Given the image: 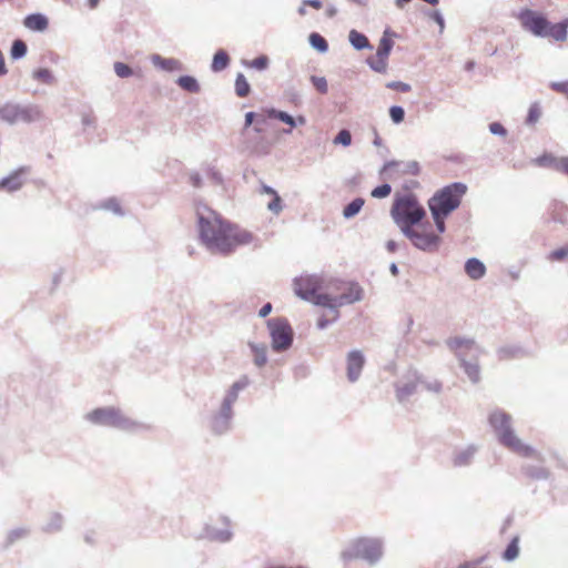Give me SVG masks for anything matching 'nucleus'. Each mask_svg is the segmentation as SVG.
I'll list each match as a JSON object with an SVG mask.
<instances>
[{"mask_svg": "<svg viewBox=\"0 0 568 568\" xmlns=\"http://www.w3.org/2000/svg\"><path fill=\"white\" fill-rule=\"evenodd\" d=\"M517 19L524 30L537 38H550L556 42H565L568 38V17L552 23L542 12L524 8Z\"/></svg>", "mask_w": 568, "mask_h": 568, "instance_id": "obj_3", "label": "nucleus"}, {"mask_svg": "<svg viewBox=\"0 0 568 568\" xmlns=\"http://www.w3.org/2000/svg\"><path fill=\"white\" fill-rule=\"evenodd\" d=\"M424 387L428 390V392H433V393H440L442 392V383L437 379H434L432 382H427V381H424L423 379V383Z\"/></svg>", "mask_w": 568, "mask_h": 568, "instance_id": "obj_61", "label": "nucleus"}, {"mask_svg": "<svg viewBox=\"0 0 568 568\" xmlns=\"http://www.w3.org/2000/svg\"><path fill=\"white\" fill-rule=\"evenodd\" d=\"M348 41H349L351 45L357 51H362L365 49H368V50L373 49V45L371 44L368 38L364 33H362L355 29H352L349 31Z\"/></svg>", "mask_w": 568, "mask_h": 568, "instance_id": "obj_25", "label": "nucleus"}, {"mask_svg": "<svg viewBox=\"0 0 568 568\" xmlns=\"http://www.w3.org/2000/svg\"><path fill=\"white\" fill-rule=\"evenodd\" d=\"M201 537L210 541L227 542L232 539L233 532L229 528L219 529L211 525H206Z\"/></svg>", "mask_w": 568, "mask_h": 568, "instance_id": "obj_18", "label": "nucleus"}, {"mask_svg": "<svg viewBox=\"0 0 568 568\" xmlns=\"http://www.w3.org/2000/svg\"><path fill=\"white\" fill-rule=\"evenodd\" d=\"M63 527V516L60 513H52L48 523L42 527V531L52 534L58 532Z\"/></svg>", "mask_w": 568, "mask_h": 568, "instance_id": "obj_36", "label": "nucleus"}, {"mask_svg": "<svg viewBox=\"0 0 568 568\" xmlns=\"http://www.w3.org/2000/svg\"><path fill=\"white\" fill-rule=\"evenodd\" d=\"M310 45L320 53H326L328 51L327 40L318 32H312L308 36Z\"/></svg>", "mask_w": 568, "mask_h": 568, "instance_id": "obj_37", "label": "nucleus"}, {"mask_svg": "<svg viewBox=\"0 0 568 568\" xmlns=\"http://www.w3.org/2000/svg\"><path fill=\"white\" fill-rule=\"evenodd\" d=\"M232 418L233 410H225L220 407L219 412L211 417L210 427L212 433L215 435L226 434L232 427Z\"/></svg>", "mask_w": 568, "mask_h": 568, "instance_id": "obj_13", "label": "nucleus"}, {"mask_svg": "<svg viewBox=\"0 0 568 568\" xmlns=\"http://www.w3.org/2000/svg\"><path fill=\"white\" fill-rule=\"evenodd\" d=\"M456 357L459 361L465 374L473 384H477L480 381V367L477 361L468 362L464 354L456 353Z\"/></svg>", "mask_w": 568, "mask_h": 568, "instance_id": "obj_19", "label": "nucleus"}, {"mask_svg": "<svg viewBox=\"0 0 568 568\" xmlns=\"http://www.w3.org/2000/svg\"><path fill=\"white\" fill-rule=\"evenodd\" d=\"M389 116L395 124H399L405 119V110L400 105H392L389 108Z\"/></svg>", "mask_w": 568, "mask_h": 568, "instance_id": "obj_53", "label": "nucleus"}, {"mask_svg": "<svg viewBox=\"0 0 568 568\" xmlns=\"http://www.w3.org/2000/svg\"><path fill=\"white\" fill-rule=\"evenodd\" d=\"M393 168H397L402 174L418 175L420 173V165L417 161H408L405 163L396 160H390L384 163V165L379 170V175L384 176V174Z\"/></svg>", "mask_w": 568, "mask_h": 568, "instance_id": "obj_16", "label": "nucleus"}, {"mask_svg": "<svg viewBox=\"0 0 568 568\" xmlns=\"http://www.w3.org/2000/svg\"><path fill=\"white\" fill-rule=\"evenodd\" d=\"M541 116V109L537 102L530 104L525 120L526 125H535Z\"/></svg>", "mask_w": 568, "mask_h": 568, "instance_id": "obj_45", "label": "nucleus"}, {"mask_svg": "<svg viewBox=\"0 0 568 568\" xmlns=\"http://www.w3.org/2000/svg\"><path fill=\"white\" fill-rule=\"evenodd\" d=\"M196 217L199 237L212 252L229 254L237 245L252 242L251 232L230 224L207 206L197 207Z\"/></svg>", "mask_w": 568, "mask_h": 568, "instance_id": "obj_1", "label": "nucleus"}, {"mask_svg": "<svg viewBox=\"0 0 568 568\" xmlns=\"http://www.w3.org/2000/svg\"><path fill=\"white\" fill-rule=\"evenodd\" d=\"M365 365V356L359 349H352L346 356V376L351 383H355L361 377Z\"/></svg>", "mask_w": 568, "mask_h": 568, "instance_id": "obj_12", "label": "nucleus"}, {"mask_svg": "<svg viewBox=\"0 0 568 568\" xmlns=\"http://www.w3.org/2000/svg\"><path fill=\"white\" fill-rule=\"evenodd\" d=\"M250 385V378L243 375L240 379L234 382L227 393L225 394L221 407L225 410H233V404L237 400L239 393Z\"/></svg>", "mask_w": 568, "mask_h": 568, "instance_id": "obj_15", "label": "nucleus"}, {"mask_svg": "<svg viewBox=\"0 0 568 568\" xmlns=\"http://www.w3.org/2000/svg\"><path fill=\"white\" fill-rule=\"evenodd\" d=\"M266 113L270 119H276L290 126V129H284L283 133L290 134L292 132V129L295 128L294 116L291 115L290 113L282 110H277L275 108L268 109Z\"/></svg>", "mask_w": 568, "mask_h": 568, "instance_id": "obj_27", "label": "nucleus"}, {"mask_svg": "<svg viewBox=\"0 0 568 568\" xmlns=\"http://www.w3.org/2000/svg\"><path fill=\"white\" fill-rule=\"evenodd\" d=\"M176 84L190 93H197L201 89L199 81L194 77L187 74L179 77Z\"/></svg>", "mask_w": 568, "mask_h": 568, "instance_id": "obj_34", "label": "nucleus"}, {"mask_svg": "<svg viewBox=\"0 0 568 568\" xmlns=\"http://www.w3.org/2000/svg\"><path fill=\"white\" fill-rule=\"evenodd\" d=\"M429 211L434 219L437 231L439 233H444L446 230L445 219L448 217L449 215H444V213L436 211V210H429Z\"/></svg>", "mask_w": 568, "mask_h": 568, "instance_id": "obj_56", "label": "nucleus"}, {"mask_svg": "<svg viewBox=\"0 0 568 568\" xmlns=\"http://www.w3.org/2000/svg\"><path fill=\"white\" fill-rule=\"evenodd\" d=\"M42 118L41 110L36 104H21L14 102H6L0 105V121L14 125L17 123H33Z\"/></svg>", "mask_w": 568, "mask_h": 568, "instance_id": "obj_8", "label": "nucleus"}, {"mask_svg": "<svg viewBox=\"0 0 568 568\" xmlns=\"http://www.w3.org/2000/svg\"><path fill=\"white\" fill-rule=\"evenodd\" d=\"M392 192V186L388 183H383L376 187H374L371 192V195L375 199H385Z\"/></svg>", "mask_w": 568, "mask_h": 568, "instance_id": "obj_54", "label": "nucleus"}, {"mask_svg": "<svg viewBox=\"0 0 568 568\" xmlns=\"http://www.w3.org/2000/svg\"><path fill=\"white\" fill-rule=\"evenodd\" d=\"M496 353L499 361L523 358L528 355V352L517 344L500 346Z\"/></svg>", "mask_w": 568, "mask_h": 568, "instance_id": "obj_20", "label": "nucleus"}, {"mask_svg": "<svg viewBox=\"0 0 568 568\" xmlns=\"http://www.w3.org/2000/svg\"><path fill=\"white\" fill-rule=\"evenodd\" d=\"M267 209L275 215H278L282 212L283 201L278 193L272 196V200L267 203Z\"/></svg>", "mask_w": 568, "mask_h": 568, "instance_id": "obj_57", "label": "nucleus"}, {"mask_svg": "<svg viewBox=\"0 0 568 568\" xmlns=\"http://www.w3.org/2000/svg\"><path fill=\"white\" fill-rule=\"evenodd\" d=\"M310 81L321 94L327 93L328 84L325 77L311 75Z\"/></svg>", "mask_w": 568, "mask_h": 568, "instance_id": "obj_51", "label": "nucleus"}, {"mask_svg": "<svg viewBox=\"0 0 568 568\" xmlns=\"http://www.w3.org/2000/svg\"><path fill=\"white\" fill-rule=\"evenodd\" d=\"M467 192V185L462 182L450 183L438 190L428 201L429 210H436L444 215H450L462 203Z\"/></svg>", "mask_w": 568, "mask_h": 568, "instance_id": "obj_7", "label": "nucleus"}, {"mask_svg": "<svg viewBox=\"0 0 568 568\" xmlns=\"http://www.w3.org/2000/svg\"><path fill=\"white\" fill-rule=\"evenodd\" d=\"M489 131L494 135L506 136L507 129L500 122H493L489 124Z\"/></svg>", "mask_w": 568, "mask_h": 568, "instance_id": "obj_60", "label": "nucleus"}, {"mask_svg": "<svg viewBox=\"0 0 568 568\" xmlns=\"http://www.w3.org/2000/svg\"><path fill=\"white\" fill-rule=\"evenodd\" d=\"M230 62L229 53L223 49H219L213 55L211 70L215 73L221 72L230 65Z\"/></svg>", "mask_w": 568, "mask_h": 568, "instance_id": "obj_29", "label": "nucleus"}, {"mask_svg": "<svg viewBox=\"0 0 568 568\" xmlns=\"http://www.w3.org/2000/svg\"><path fill=\"white\" fill-rule=\"evenodd\" d=\"M397 37H398V34L395 31H393L390 28L387 27L383 31V36L379 39L378 48L376 51V57L382 58V59H388V57L392 52V49L394 47L393 39L397 38Z\"/></svg>", "mask_w": 568, "mask_h": 568, "instance_id": "obj_17", "label": "nucleus"}, {"mask_svg": "<svg viewBox=\"0 0 568 568\" xmlns=\"http://www.w3.org/2000/svg\"><path fill=\"white\" fill-rule=\"evenodd\" d=\"M388 89H393L399 92H408L410 91V85L408 83L402 81H392L386 85Z\"/></svg>", "mask_w": 568, "mask_h": 568, "instance_id": "obj_62", "label": "nucleus"}, {"mask_svg": "<svg viewBox=\"0 0 568 568\" xmlns=\"http://www.w3.org/2000/svg\"><path fill=\"white\" fill-rule=\"evenodd\" d=\"M323 277L316 274L295 277L293 281L295 294L306 302L323 288Z\"/></svg>", "mask_w": 568, "mask_h": 568, "instance_id": "obj_11", "label": "nucleus"}, {"mask_svg": "<svg viewBox=\"0 0 568 568\" xmlns=\"http://www.w3.org/2000/svg\"><path fill=\"white\" fill-rule=\"evenodd\" d=\"M243 64L247 68L257 71H265L270 65V58L266 54H261L253 60H243Z\"/></svg>", "mask_w": 568, "mask_h": 568, "instance_id": "obj_42", "label": "nucleus"}, {"mask_svg": "<svg viewBox=\"0 0 568 568\" xmlns=\"http://www.w3.org/2000/svg\"><path fill=\"white\" fill-rule=\"evenodd\" d=\"M113 69L115 74L121 79H126L133 74L132 68L124 62H114Z\"/></svg>", "mask_w": 568, "mask_h": 568, "instance_id": "obj_49", "label": "nucleus"}, {"mask_svg": "<svg viewBox=\"0 0 568 568\" xmlns=\"http://www.w3.org/2000/svg\"><path fill=\"white\" fill-rule=\"evenodd\" d=\"M85 419L97 426L115 428L128 433L151 429L150 425L128 417L120 408L114 406L95 408L85 415Z\"/></svg>", "mask_w": 568, "mask_h": 568, "instance_id": "obj_4", "label": "nucleus"}, {"mask_svg": "<svg viewBox=\"0 0 568 568\" xmlns=\"http://www.w3.org/2000/svg\"><path fill=\"white\" fill-rule=\"evenodd\" d=\"M334 144H341L343 146H349L352 144V134L347 129H342L338 131L336 136L333 140Z\"/></svg>", "mask_w": 568, "mask_h": 568, "instance_id": "obj_50", "label": "nucleus"}, {"mask_svg": "<svg viewBox=\"0 0 568 568\" xmlns=\"http://www.w3.org/2000/svg\"><path fill=\"white\" fill-rule=\"evenodd\" d=\"M28 52L27 43L21 39H16L10 49V57L12 60H19L26 57Z\"/></svg>", "mask_w": 568, "mask_h": 568, "instance_id": "obj_43", "label": "nucleus"}, {"mask_svg": "<svg viewBox=\"0 0 568 568\" xmlns=\"http://www.w3.org/2000/svg\"><path fill=\"white\" fill-rule=\"evenodd\" d=\"M489 424L497 434L501 445L523 457L535 456V449L524 444L511 427V416L504 410H495L489 415Z\"/></svg>", "mask_w": 568, "mask_h": 568, "instance_id": "obj_5", "label": "nucleus"}, {"mask_svg": "<svg viewBox=\"0 0 568 568\" xmlns=\"http://www.w3.org/2000/svg\"><path fill=\"white\" fill-rule=\"evenodd\" d=\"M394 222L400 227L403 234L410 240L413 245L424 252L437 250L442 239L433 233H422L412 229L418 225L426 216L425 209L419 204L413 193L396 195L390 209Z\"/></svg>", "mask_w": 568, "mask_h": 568, "instance_id": "obj_2", "label": "nucleus"}, {"mask_svg": "<svg viewBox=\"0 0 568 568\" xmlns=\"http://www.w3.org/2000/svg\"><path fill=\"white\" fill-rule=\"evenodd\" d=\"M556 171L568 175V156L559 158Z\"/></svg>", "mask_w": 568, "mask_h": 568, "instance_id": "obj_64", "label": "nucleus"}, {"mask_svg": "<svg viewBox=\"0 0 568 568\" xmlns=\"http://www.w3.org/2000/svg\"><path fill=\"white\" fill-rule=\"evenodd\" d=\"M32 78L44 84H53L55 82V78L51 70L47 68H40L33 71Z\"/></svg>", "mask_w": 568, "mask_h": 568, "instance_id": "obj_44", "label": "nucleus"}, {"mask_svg": "<svg viewBox=\"0 0 568 568\" xmlns=\"http://www.w3.org/2000/svg\"><path fill=\"white\" fill-rule=\"evenodd\" d=\"M550 214L554 222L562 225L568 224V207L562 203H554Z\"/></svg>", "mask_w": 568, "mask_h": 568, "instance_id": "obj_35", "label": "nucleus"}, {"mask_svg": "<svg viewBox=\"0 0 568 568\" xmlns=\"http://www.w3.org/2000/svg\"><path fill=\"white\" fill-rule=\"evenodd\" d=\"M447 346L456 353H459L458 349L460 347H467L469 349L475 348L478 353H483V349L476 345L474 339L466 338V337H452L446 341Z\"/></svg>", "mask_w": 568, "mask_h": 568, "instance_id": "obj_26", "label": "nucleus"}, {"mask_svg": "<svg viewBox=\"0 0 568 568\" xmlns=\"http://www.w3.org/2000/svg\"><path fill=\"white\" fill-rule=\"evenodd\" d=\"M344 294L349 298H353L354 296H358L357 302H359L363 300L364 290L357 282H349L348 288Z\"/></svg>", "mask_w": 568, "mask_h": 568, "instance_id": "obj_52", "label": "nucleus"}, {"mask_svg": "<svg viewBox=\"0 0 568 568\" xmlns=\"http://www.w3.org/2000/svg\"><path fill=\"white\" fill-rule=\"evenodd\" d=\"M30 530L26 527H19L10 530L7 535V539L4 542V547L8 548L12 546L18 540H21L29 536Z\"/></svg>", "mask_w": 568, "mask_h": 568, "instance_id": "obj_40", "label": "nucleus"}, {"mask_svg": "<svg viewBox=\"0 0 568 568\" xmlns=\"http://www.w3.org/2000/svg\"><path fill=\"white\" fill-rule=\"evenodd\" d=\"M235 93L240 98H245L251 92V85L243 73H237L235 78Z\"/></svg>", "mask_w": 568, "mask_h": 568, "instance_id": "obj_41", "label": "nucleus"}, {"mask_svg": "<svg viewBox=\"0 0 568 568\" xmlns=\"http://www.w3.org/2000/svg\"><path fill=\"white\" fill-rule=\"evenodd\" d=\"M271 347L275 353L288 351L294 342V331L286 317H272L266 321Z\"/></svg>", "mask_w": 568, "mask_h": 568, "instance_id": "obj_9", "label": "nucleus"}, {"mask_svg": "<svg viewBox=\"0 0 568 568\" xmlns=\"http://www.w3.org/2000/svg\"><path fill=\"white\" fill-rule=\"evenodd\" d=\"M29 172L28 166H21L14 171H12L8 176L0 179V190H4L8 192L19 191L24 181L22 175Z\"/></svg>", "mask_w": 568, "mask_h": 568, "instance_id": "obj_14", "label": "nucleus"}, {"mask_svg": "<svg viewBox=\"0 0 568 568\" xmlns=\"http://www.w3.org/2000/svg\"><path fill=\"white\" fill-rule=\"evenodd\" d=\"M465 272L471 280H480L486 274V266L477 257H470L465 263Z\"/></svg>", "mask_w": 568, "mask_h": 568, "instance_id": "obj_22", "label": "nucleus"}, {"mask_svg": "<svg viewBox=\"0 0 568 568\" xmlns=\"http://www.w3.org/2000/svg\"><path fill=\"white\" fill-rule=\"evenodd\" d=\"M559 158L552 153L544 152L541 155L534 160V163L540 168H548L556 171Z\"/></svg>", "mask_w": 568, "mask_h": 568, "instance_id": "obj_38", "label": "nucleus"}, {"mask_svg": "<svg viewBox=\"0 0 568 568\" xmlns=\"http://www.w3.org/2000/svg\"><path fill=\"white\" fill-rule=\"evenodd\" d=\"M23 24L29 30L42 32L48 28L49 20L42 13H30L24 18Z\"/></svg>", "mask_w": 568, "mask_h": 568, "instance_id": "obj_21", "label": "nucleus"}, {"mask_svg": "<svg viewBox=\"0 0 568 568\" xmlns=\"http://www.w3.org/2000/svg\"><path fill=\"white\" fill-rule=\"evenodd\" d=\"M550 88L568 98V80L551 82Z\"/></svg>", "mask_w": 568, "mask_h": 568, "instance_id": "obj_59", "label": "nucleus"}, {"mask_svg": "<svg viewBox=\"0 0 568 568\" xmlns=\"http://www.w3.org/2000/svg\"><path fill=\"white\" fill-rule=\"evenodd\" d=\"M151 62L159 69L168 72L182 69V63L174 58H163L160 54H152Z\"/></svg>", "mask_w": 568, "mask_h": 568, "instance_id": "obj_24", "label": "nucleus"}, {"mask_svg": "<svg viewBox=\"0 0 568 568\" xmlns=\"http://www.w3.org/2000/svg\"><path fill=\"white\" fill-rule=\"evenodd\" d=\"M207 178L214 182L215 184H222L223 183V176L222 174L215 170L214 168H209L207 170Z\"/></svg>", "mask_w": 568, "mask_h": 568, "instance_id": "obj_63", "label": "nucleus"}, {"mask_svg": "<svg viewBox=\"0 0 568 568\" xmlns=\"http://www.w3.org/2000/svg\"><path fill=\"white\" fill-rule=\"evenodd\" d=\"M476 452L477 447L475 445H469L465 449L456 452L453 457L454 467H465L470 465Z\"/></svg>", "mask_w": 568, "mask_h": 568, "instance_id": "obj_23", "label": "nucleus"}, {"mask_svg": "<svg viewBox=\"0 0 568 568\" xmlns=\"http://www.w3.org/2000/svg\"><path fill=\"white\" fill-rule=\"evenodd\" d=\"M568 256V246H562L550 252L548 258L551 261H562Z\"/></svg>", "mask_w": 568, "mask_h": 568, "instance_id": "obj_58", "label": "nucleus"}, {"mask_svg": "<svg viewBox=\"0 0 568 568\" xmlns=\"http://www.w3.org/2000/svg\"><path fill=\"white\" fill-rule=\"evenodd\" d=\"M366 62L368 67L375 72L385 73L387 70V59L371 57L366 60Z\"/></svg>", "mask_w": 568, "mask_h": 568, "instance_id": "obj_48", "label": "nucleus"}, {"mask_svg": "<svg viewBox=\"0 0 568 568\" xmlns=\"http://www.w3.org/2000/svg\"><path fill=\"white\" fill-rule=\"evenodd\" d=\"M316 306H323L328 308L331 312L332 307V295L326 293H320V291L308 301Z\"/></svg>", "mask_w": 568, "mask_h": 568, "instance_id": "obj_47", "label": "nucleus"}, {"mask_svg": "<svg viewBox=\"0 0 568 568\" xmlns=\"http://www.w3.org/2000/svg\"><path fill=\"white\" fill-rule=\"evenodd\" d=\"M100 207L113 212L115 215L123 216L124 212L115 197H110L100 204Z\"/></svg>", "mask_w": 568, "mask_h": 568, "instance_id": "obj_46", "label": "nucleus"}, {"mask_svg": "<svg viewBox=\"0 0 568 568\" xmlns=\"http://www.w3.org/2000/svg\"><path fill=\"white\" fill-rule=\"evenodd\" d=\"M365 204V200L363 197H355L349 203H347L344 207H343V217L345 220H351L353 219L354 216H356L361 210L363 209Z\"/></svg>", "mask_w": 568, "mask_h": 568, "instance_id": "obj_32", "label": "nucleus"}, {"mask_svg": "<svg viewBox=\"0 0 568 568\" xmlns=\"http://www.w3.org/2000/svg\"><path fill=\"white\" fill-rule=\"evenodd\" d=\"M357 298H358V296H354L353 298H349L344 293L338 296H332L331 314L333 315V321L338 320V317H339L338 308L341 306L356 303Z\"/></svg>", "mask_w": 568, "mask_h": 568, "instance_id": "obj_31", "label": "nucleus"}, {"mask_svg": "<svg viewBox=\"0 0 568 568\" xmlns=\"http://www.w3.org/2000/svg\"><path fill=\"white\" fill-rule=\"evenodd\" d=\"M423 383V375L415 368H409L402 377L395 382L396 399L404 404L416 393L417 386Z\"/></svg>", "mask_w": 568, "mask_h": 568, "instance_id": "obj_10", "label": "nucleus"}, {"mask_svg": "<svg viewBox=\"0 0 568 568\" xmlns=\"http://www.w3.org/2000/svg\"><path fill=\"white\" fill-rule=\"evenodd\" d=\"M519 556V537L511 538L506 549L503 552V559L506 561H514Z\"/></svg>", "mask_w": 568, "mask_h": 568, "instance_id": "obj_39", "label": "nucleus"}, {"mask_svg": "<svg viewBox=\"0 0 568 568\" xmlns=\"http://www.w3.org/2000/svg\"><path fill=\"white\" fill-rule=\"evenodd\" d=\"M429 19H432L439 27V33L444 32L445 19L439 10H427L424 12Z\"/></svg>", "mask_w": 568, "mask_h": 568, "instance_id": "obj_55", "label": "nucleus"}, {"mask_svg": "<svg viewBox=\"0 0 568 568\" xmlns=\"http://www.w3.org/2000/svg\"><path fill=\"white\" fill-rule=\"evenodd\" d=\"M257 118V114L253 111L245 113V120H244V128L241 131V135L245 139V149L248 150L251 153H258L257 145H253L251 141L246 138L248 134V128L254 123L255 119Z\"/></svg>", "mask_w": 568, "mask_h": 568, "instance_id": "obj_30", "label": "nucleus"}, {"mask_svg": "<svg viewBox=\"0 0 568 568\" xmlns=\"http://www.w3.org/2000/svg\"><path fill=\"white\" fill-rule=\"evenodd\" d=\"M248 347L254 355V364L257 367H263L267 363V347L263 343L248 342Z\"/></svg>", "mask_w": 568, "mask_h": 568, "instance_id": "obj_28", "label": "nucleus"}, {"mask_svg": "<svg viewBox=\"0 0 568 568\" xmlns=\"http://www.w3.org/2000/svg\"><path fill=\"white\" fill-rule=\"evenodd\" d=\"M384 555V541L381 538L362 537L353 540L342 552L345 561L362 559L368 565H376Z\"/></svg>", "mask_w": 568, "mask_h": 568, "instance_id": "obj_6", "label": "nucleus"}, {"mask_svg": "<svg viewBox=\"0 0 568 568\" xmlns=\"http://www.w3.org/2000/svg\"><path fill=\"white\" fill-rule=\"evenodd\" d=\"M523 473L531 478V479H536V480H541V479H548L550 473L547 468L545 467H541V466H535V465H525L523 466Z\"/></svg>", "mask_w": 568, "mask_h": 568, "instance_id": "obj_33", "label": "nucleus"}]
</instances>
